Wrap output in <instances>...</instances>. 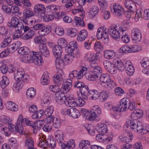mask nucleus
Returning <instances> with one entry per match:
<instances>
[{
	"label": "nucleus",
	"instance_id": "1",
	"mask_svg": "<svg viewBox=\"0 0 149 149\" xmlns=\"http://www.w3.org/2000/svg\"><path fill=\"white\" fill-rule=\"evenodd\" d=\"M34 14L38 17H43L45 12V6L41 4H36L34 7ZM34 15V13L30 9H26L24 11L23 19L22 20L28 21V19Z\"/></svg>",
	"mask_w": 149,
	"mask_h": 149
},
{
	"label": "nucleus",
	"instance_id": "2",
	"mask_svg": "<svg viewBox=\"0 0 149 149\" xmlns=\"http://www.w3.org/2000/svg\"><path fill=\"white\" fill-rule=\"evenodd\" d=\"M125 31V29L120 26L119 25H114L110 26L108 32L111 37L115 40H118L120 38L121 33Z\"/></svg>",
	"mask_w": 149,
	"mask_h": 149
},
{
	"label": "nucleus",
	"instance_id": "3",
	"mask_svg": "<svg viewBox=\"0 0 149 149\" xmlns=\"http://www.w3.org/2000/svg\"><path fill=\"white\" fill-rule=\"evenodd\" d=\"M133 138V134L130 132H129L126 136H120L118 138L120 140V141L125 143V144H124L121 147L122 149L123 148L128 149L132 148V145L129 143L132 141Z\"/></svg>",
	"mask_w": 149,
	"mask_h": 149
},
{
	"label": "nucleus",
	"instance_id": "4",
	"mask_svg": "<svg viewBox=\"0 0 149 149\" xmlns=\"http://www.w3.org/2000/svg\"><path fill=\"white\" fill-rule=\"evenodd\" d=\"M139 121L138 120H134L129 119H127L126 122L124 126V127L130 128L134 132L138 133L140 130L139 123Z\"/></svg>",
	"mask_w": 149,
	"mask_h": 149
},
{
	"label": "nucleus",
	"instance_id": "5",
	"mask_svg": "<svg viewBox=\"0 0 149 149\" xmlns=\"http://www.w3.org/2000/svg\"><path fill=\"white\" fill-rule=\"evenodd\" d=\"M101 83H106L108 87L112 89L116 86L115 83L111 80L109 75L107 73H104L101 75L100 79Z\"/></svg>",
	"mask_w": 149,
	"mask_h": 149
},
{
	"label": "nucleus",
	"instance_id": "6",
	"mask_svg": "<svg viewBox=\"0 0 149 149\" xmlns=\"http://www.w3.org/2000/svg\"><path fill=\"white\" fill-rule=\"evenodd\" d=\"M111 11L118 17H121L124 15V10L120 4L115 3L111 7Z\"/></svg>",
	"mask_w": 149,
	"mask_h": 149
},
{
	"label": "nucleus",
	"instance_id": "7",
	"mask_svg": "<svg viewBox=\"0 0 149 149\" xmlns=\"http://www.w3.org/2000/svg\"><path fill=\"white\" fill-rule=\"evenodd\" d=\"M26 75L24 70L22 68H18L14 71V78L16 80L17 83L19 84L23 79L25 77Z\"/></svg>",
	"mask_w": 149,
	"mask_h": 149
},
{
	"label": "nucleus",
	"instance_id": "8",
	"mask_svg": "<svg viewBox=\"0 0 149 149\" xmlns=\"http://www.w3.org/2000/svg\"><path fill=\"white\" fill-rule=\"evenodd\" d=\"M103 64L105 69L108 72L111 74H115L116 72V67L114 64L111 62L105 60L103 62Z\"/></svg>",
	"mask_w": 149,
	"mask_h": 149
},
{
	"label": "nucleus",
	"instance_id": "9",
	"mask_svg": "<svg viewBox=\"0 0 149 149\" xmlns=\"http://www.w3.org/2000/svg\"><path fill=\"white\" fill-rule=\"evenodd\" d=\"M83 114L85 117V118L90 120H95L97 117L98 114L91 110L90 111L85 109H82L81 110Z\"/></svg>",
	"mask_w": 149,
	"mask_h": 149
},
{
	"label": "nucleus",
	"instance_id": "10",
	"mask_svg": "<svg viewBox=\"0 0 149 149\" xmlns=\"http://www.w3.org/2000/svg\"><path fill=\"white\" fill-rule=\"evenodd\" d=\"M49 10V11H52L53 16L57 19L61 18L66 14L65 12L58 11V8L54 6H51Z\"/></svg>",
	"mask_w": 149,
	"mask_h": 149
},
{
	"label": "nucleus",
	"instance_id": "11",
	"mask_svg": "<svg viewBox=\"0 0 149 149\" xmlns=\"http://www.w3.org/2000/svg\"><path fill=\"white\" fill-rule=\"evenodd\" d=\"M132 41L133 42L138 44L140 42V30L137 28L134 29L131 34Z\"/></svg>",
	"mask_w": 149,
	"mask_h": 149
},
{
	"label": "nucleus",
	"instance_id": "12",
	"mask_svg": "<svg viewBox=\"0 0 149 149\" xmlns=\"http://www.w3.org/2000/svg\"><path fill=\"white\" fill-rule=\"evenodd\" d=\"M55 95V100L58 104H61L65 103L66 97L64 93L60 91Z\"/></svg>",
	"mask_w": 149,
	"mask_h": 149
},
{
	"label": "nucleus",
	"instance_id": "13",
	"mask_svg": "<svg viewBox=\"0 0 149 149\" xmlns=\"http://www.w3.org/2000/svg\"><path fill=\"white\" fill-rule=\"evenodd\" d=\"M77 43L75 41H73L70 42L68 46V49L67 51L68 54H75L74 53L77 52L75 50L76 49L77 50Z\"/></svg>",
	"mask_w": 149,
	"mask_h": 149
},
{
	"label": "nucleus",
	"instance_id": "14",
	"mask_svg": "<svg viewBox=\"0 0 149 149\" xmlns=\"http://www.w3.org/2000/svg\"><path fill=\"white\" fill-rule=\"evenodd\" d=\"M32 63H33L37 65H41L43 63V60L42 56L39 54V52H35Z\"/></svg>",
	"mask_w": 149,
	"mask_h": 149
},
{
	"label": "nucleus",
	"instance_id": "15",
	"mask_svg": "<svg viewBox=\"0 0 149 149\" xmlns=\"http://www.w3.org/2000/svg\"><path fill=\"white\" fill-rule=\"evenodd\" d=\"M34 52L31 51L29 53L25 54L22 58V61L25 63H32L33 60V56L35 54Z\"/></svg>",
	"mask_w": 149,
	"mask_h": 149
},
{
	"label": "nucleus",
	"instance_id": "16",
	"mask_svg": "<svg viewBox=\"0 0 149 149\" xmlns=\"http://www.w3.org/2000/svg\"><path fill=\"white\" fill-rule=\"evenodd\" d=\"M40 50L39 54L42 56L46 57H49V50L48 49L47 45H41L39 46Z\"/></svg>",
	"mask_w": 149,
	"mask_h": 149
},
{
	"label": "nucleus",
	"instance_id": "17",
	"mask_svg": "<svg viewBox=\"0 0 149 149\" xmlns=\"http://www.w3.org/2000/svg\"><path fill=\"white\" fill-rule=\"evenodd\" d=\"M9 127L12 132H19L20 134L23 133V128L21 126L19 123H16V125L13 124L9 123Z\"/></svg>",
	"mask_w": 149,
	"mask_h": 149
},
{
	"label": "nucleus",
	"instance_id": "18",
	"mask_svg": "<svg viewBox=\"0 0 149 149\" xmlns=\"http://www.w3.org/2000/svg\"><path fill=\"white\" fill-rule=\"evenodd\" d=\"M72 81L70 79H68L64 82L63 85L64 93H66L71 90L72 86Z\"/></svg>",
	"mask_w": 149,
	"mask_h": 149
},
{
	"label": "nucleus",
	"instance_id": "19",
	"mask_svg": "<svg viewBox=\"0 0 149 149\" xmlns=\"http://www.w3.org/2000/svg\"><path fill=\"white\" fill-rule=\"evenodd\" d=\"M129 102V99L128 98H124L122 99L118 104L119 107L123 111L126 110L127 109V105Z\"/></svg>",
	"mask_w": 149,
	"mask_h": 149
},
{
	"label": "nucleus",
	"instance_id": "20",
	"mask_svg": "<svg viewBox=\"0 0 149 149\" xmlns=\"http://www.w3.org/2000/svg\"><path fill=\"white\" fill-rule=\"evenodd\" d=\"M96 130L101 134L106 133L107 132V125L104 123H100L96 126Z\"/></svg>",
	"mask_w": 149,
	"mask_h": 149
},
{
	"label": "nucleus",
	"instance_id": "21",
	"mask_svg": "<svg viewBox=\"0 0 149 149\" xmlns=\"http://www.w3.org/2000/svg\"><path fill=\"white\" fill-rule=\"evenodd\" d=\"M68 111V115L73 118H77L80 115L79 111L76 108H70V110Z\"/></svg>",
	"mask_w": 149,
	"mask_h": 149
},
{
	"label": "nucleus",
	"instance_id": "22",
	"mask_svg": "<svg viewBox=\"0 0 149 149\" xmlns=\"http://www.w3.org/2000/svg\"><path fill=\"white\" fill-rule=\"evenodd\" d=\"M23 22H20L19 26L18 28L21 31H22L24 34L25 33H26L29 30L30 27L27 26L28 24V21L25 20H22Z\"/></svg>",
	"mask_w": 149,
	"mask_h": 149
},
{
	"label": "nucleus",
	"instance_id": "23",
	"mask_svg": "<svg viewBox=\"0 0 149 149\" xmlns=\"http://www.w3.org/2000/svg\"><path fill=\"white\" fill-rule=\"evenodd\" d=\"M100 94L99 92L96 90H89L88 96L90 98L95 100L99 98Z\"/></svg>",
	"mask_w": 149,
	"mask_h": 149
},
{
	"label": "nucleus",
	"instance_id": "24",
	"mask_svg": "<svg viewBox=\"0 0 149 149\" xmlns=\"http://www.w3.org/2000/svg\"><path fill=\"white\" fill-rule=\"evenodd\" d=\"M62 48L58 45H56L52 49L53 55L55 58L61 57L62 53Z\"/></svg>",
	"mask_w": 149,
	"mask_h": 149
},
{
	"label": "nucleus",
	"instance_id": "25",
	"mask_svg": "<svg viewBox=\"0 0 149 149\" xmlns=\"http://www.w3.org/2000/svg\"><path fill=\"white\" fill-rule=\"evenodd\" d=\"M20 22L17 18L13 17L11 18L10 22H8L7 25L8 26L10 27H17L18 28L19 26Z\"/></svg>",
	"mask_w": 149,
	"mask_h": 149
},
{
	"label": "nucleus",
	"instance_id": "26",
	"mask_svg": "<svg viewBox=\"0 0 149 149\" xmlns=\"http://www.w3.org/2000/svg\"><path fill=\"white\" fill-rule=\"evenodd\" d=\"M51 29L50 26H45L44 25L42 29L39 31V33L40 36L43 37L48 34L51 31Z\"/></svg>",
	"mask_w": 149,
	"mask_h": 149
},
{
	"label": "nucleus",
	"instance_id": "27",
	"mask_svg": "<svg viewBox=\"0 0 149 149\" xmlns=\"http://www.w3.org/2000/svg\"><path fill=\"white\" fill-rule=\"evenodd\" d=\"M88 36V33L86 30L83 29L81 30L78 35L77 40L78 41L81 42L84 40Z\"/></svg>",
	"mask_w": 149,
	"mask_h": 149
},
{
	"label": "nucleus",
	"instance_id": "28",
	"mask_svg": "<svg viewBox=\"0 0 149 149\" xmlns=\"http://www.w3.org/2000/svg\"><path fill=\"white\" fill-rule=\"evenodd\" d=\"M124 4L126 8L130 10L132 12H134V8H135V5L131 0H126L124 2Z\"/></svg>",
	"mask_w": 149,
	"mask_h": 149
},
{
	"label": "nucleus",
	"instance_id": "29",
	"mask_svg": "<svg viewBox=\"0 0 149 149\" xmlns=\"http://www.w3.org/2000/svg\"><path fill=\"white\" fill-rule=\"evenodd\" d=\"M99 76L93 71H91L88 72L86 74V78L88 80L92 81H95L97 80Z\"/></svg>",
	"mask_w": 149,
	"mask_h": 149
},
{
	"label": "nucleus",
	"instance_id": "30",
	"mask_svg": "<svg viewBox=\"0 0 149 149\" xmlns=\"http://www.w3.org/2000/svg\"><path fill=\"white\" fill-rule=\"evenodd\" d=\"M104 56L107 59H112L115 57L116 54L113 50H107L104 51Z\"/></svg>",
	"mask_w": 149,
	"mask_h": 149
},
{
	"label": "nucleus",
	"instance_id": "31",
	"mask_svg": "<svg viewBox=\"0 0 149 149\" xmlns=\"http://www.w3.org/2000/svg\"><path fill=\"white\" fill-rule=\"evenodd\" d=\"M55 65L57 69H58L62 73L61 68L64 66V62L62 58L61 57L56 58Z\"/></svg>",
	"mask_w": 149,
	"mask_h": 149
},
{
	"label": "nucleus",
	"instance_id": "32",
	"mask_svg": "<svg viewBox=\"0 0 149 149\" xmlns=\"http://www.w3.org/2000/svg\"><path fill=\"white\" fill-rule=\"evenodd\" d=\"M6 107L8 109L14 111H16L18 110L17 105L12 103L11 101H9L7 103Z\"/></svg>",
	"mask_w": 149,
	"mask_h": 149
},
{
	"label": "nucleus",
	"instance_id": "33",
	"mask_svg": "<svg viewBox=\"0 0 149 149\" xmlns=\"http://www.w3.org/2000/svg\"><path fill=\"white\" fill-rule=\"evenodd\" d=\"M36 94V91L33 88H30L26 91V95L28 98L31 99L35 96Z\"/></svg>",
	"mask_w": 149,
	"mask_h": 149
},
{
	"label": "nucleus",
	"instance_id": "34",
	"mask_svg": "<svg viewBox=\"0 0 149 149\" xmlns=\"http://www.w3.org/2000/svg\"><path fill=\"white\" fill-rule=\"evenodd\" d=\"M99 11V8L96 6H94L90 8L89 12V14L90 16L94 17L98 14Z\"/></svg>",
	"mask_w": 149,
	"mask_h": 149
},
{
	"label": "nucleus",
	"instance_id": "35",
	"mask_svg": "<svg viewBox=\"0 0 149 149\" xmlns=\"http://www.w3.org/2000/svg\"><path fill=\"white\" fill-rule=\"evenodd\" d=\"M113 63H114L117 68L120 71H122L124 70V66L123 63L121 61L119 60H114L113 61Z\"/></svg>",
	"mask_w": 149,
	"mask_h": 149
},
{
	"label": "nucleus",
	"instance_id": "36",
	"mask_svg": "<svg viewBox=\"0 0 149 149\" xmlns=\"http://www.w3.org/2000/svg\"><path fill=\"white\" fill-rule=\"evenodd\" d=\"M11 40L12 39L10 37L5 35V38L1 43V47L4 48L7 46L10 43Z\"/></svg>",
	"mask_w": 149,
	"mask_h": 149
},
{
	"label": "nucleus",
	"instance_id": "37",
	"mask_svg": "<svg viewBox=\"0 0 149 149\" xmlns=\"http://www.w3.org/2000/svg\"><path fill=\"white\" fill-rule=\"evenodd\" d=\"M22 43L20 41H17L15 42L14 44L10 46H9V48H10V51L12 53L15 51L17 49H19L21 46Z\"/></svg>",
	"mask_w": 149,
	"mask_h": 149
},
{
	"label": "nucleus",
	"instance_id": "38",
	"mask_svg": "<svg viewBox=\"0 0 149 149\" xmlns=\"http://www.w3.org/2000/svg\"><path fill=\"white\" fill-rule=\"evenodd\" d=\"M41 83L43 85H47L49 84V77L47 74L44 73L43 74L41 79Z\"/></svg>",
	"mask_w": 149,
	"mask_h": 149
},
{
	"label": "nucleus",
	"instance_id": "39",
	"mask_svg": "<svg viewBox=\"0 0 149 149\" xmlns=\"http://www.w3.org/2000/svg\"><path fill=\"white\" fill-rule=\"evenodd\" d=\"M26 76L25 77L23 78L22 79L21 81V83L20 84H14L13 86V88H15L16 89V90H18L21 89L24 85V82H27L28 78L26 77Z\"/></svg>",
	"mask_w": 149,
	"mask_h": 149
},
{
	"label": "nucleus",
	"instance_id": "40",
	"mask_svg": "<svg viewBox=\"0 0 149 149\" xmlns=\"http://www.w3.org/2000/svg\"><path fill=\"white\" fill-rule=\"evenodd\" d=\"M79 54L78 53H75V54H68V55H65L64 57V59L65 61L68 62H71L72 61V58L74 57L75 56L76 58L78 57Z\"/></svg>",
	"mask_w": 149,
	"mask_h": 149
},
{
	"label": "nucleus",
	"instance_id": "41",
	"mask_svg": "<svg viewBox=\"0 0 149 149\" xmlns=\"http://www.w3.org/2000/svg\"><path fill=\"white\" fill-rule=\"evenodd\" d=\"M90 143L89 141L82 140L79 142V147L81 149H82L84 147L87 148L90 146Z\"/></svg>",
	"mask_w": 149,
	"mask_h": 149
},
{
	"label": "nucleus",
	"instance_id": "42",
	"mask_svg": "<svg viewBox=\"0 0 149 149\" xmlns=\"http://www.w3.org/2000/svg\"><path fill=\"white\" fill-rule=\"evenodd\" d=\"M9 125V118L7 116H2L0 117V127L2 126Z\"/></svg>",
	"mask_w": 149,
	"mask_h": 149
},
{
	"label": "nucleus",
	"instance_id": "43",
	"mask_svg": "<svg viewBox=\"0 0 149 149\" xmlns=\"http://www.w3.org/2000/svg\"><path fill=\"white\" fill-rule=\"evenodd\" d=\"M9 83L8 79L5 76H3L0 82V86L3 89Z\"/></svg>",
	"mask_w": 149,
	"mask_h": 149
},
{
	"label": "nucleus",
	"instance_id": "44",
	"mask_svg": "<svg viewBox=\"0 0 149 149\" xmlns=\"http://www.w3.org/2000/svg\"><path fill=\"white\" fill-rule=\"evenodd\" d=\"M68 42L64 38H60L58 41V45L61 48H64L66 47L67 45Z\"/></svg>",
	"mask_w": 149,
	"mask_h": 149
},
{
	"label": "nucleus",
	"instance_id": "45",
	"mask_svg": "<svg viewBox=\"0 0 149 149\" xmlns=\"http://www.w3.org/2000/svg\"><path fill=\"white\" fill-rule=\"evenodd\" d=\"M88 70V68L86 67L83 66L81 67V70L78 72L80 79H81L84 75H85L86 77V74L88 72H87Z\"/></svg>",
	"mask_w": 149,
	"mask_h": 149
},
{
	"label": "nucleus",
	"instance_id": "46",
	"mask_svg": "<svg viewBox=\"0 0 149 149\" xmlns=\"http://www.w3.org/2000/svg\"><path fill=\"white\" fill-rule=\"evenodd\" d=\"M25 146L28 147V148L34 146V142L31 137L27 136L25 142Z\"/></svg>",
	"mask_w": 149,
	"mask_h": 149
},
{
	"label": "nucleus",
	"instance_id": "47",
	"mask_svg": "<svg viewBox=\"0 0 149 149\" xmlns=\"http://www.w3.org/2000/svg\"><path fill=\"white\" fill-rule=\"evenodd\" d=\"M63 80V77L61 73L58 72L57 74L54 75V76L53 81L56 83H58V84H60V81H62Z\"/></svg>",
	"mask_w": 149,
	"mask_h": 149
},
{
	"label": "nucleus",
	"instance_id": "48",
	"mask_svg": "<svg viewBox=\"0 0 149 149\" xmlns=\"http://www.w3.org/2000/svg\"><path fill=\"white\" fill-rule=\"evenodd\" d=\"M147 132H149V125L146 124L140 126V133L141 134H144Z\"/></svg>",
	"mask_w": 149,
	"mask_h": 149
},
{
	"label": "nucleus",
	"instance_id": "49",
	"mask_svg": "<svg viewBox=\"0 0 149 149\" xmlns=\"http://www.w3.org/2000/svg\"><path fill=\"white\" fill-rule=\"evenodd\" d=\"M94 49L97 52L100 53L103 50V47L100 42H96L95 43Z\"/></svg>",
	"mask_w": 149,
	"mask_h": 149
},
{
	"label": "nucleus",
	"instance_id": "50",
	"mask_svg": "<svg viewBox=\"0 0 149 149\" xmlns=\"http://www.w3.org/2000/svg\"><path fill=\"white\" fill-rule=\"evenodd\" d=\"M28 48L26 47H20L18 50V53L21 55H24L29 52Z\"/></svg>",
	"mask_w": 149,
	"mask_h": 149
},
{
	"label": "nucleus",
	"instance_id": "51",
	"mask_svg": "<svg viewBox=\"0 0 149 149\" xmlns=\"http://www.w3.org/2000/svg\"><path fill=\"white\" fill-rule=\"evenodd\" d=\"M60 84H57V85H51L49 86V90L54 93H56V94L59 93L60 90Z\"/></svg>",
	"mask_w": 149,
	"mask_h": 149
},
{
	"label": "nucleus",
	"instance_id": "52",
	"mask_svg": "<svg viewBox=\"0 0 149 149\" xmlns=\"http://www.w3.org/2000/svg\"><path fill=\"white\" fill-rule=\"evenodd\" d=\"M86 129L91 135H95V129L94 126L92 124H89L86 126Z\"/></svg>",
	"mask_w": 149,
	"mask_h": 149
},
{
	"label": "nucleus",
	"instance_id": "53",
	"mask_svg": "<svg viewBox=\"0 0 149 149\" xmlns=\"http://www.w3.org/2000/svg\"><path fill=\"white\" fill-rule=\"evenodd\" d=\"M126 30L125 29V32L122 33H121L120 36H121V39L122 41L126 43H128L130 41V37L128 36V35L126 34Z\"/></svg>",
	"mask_w": 149,
	"mask_h": 149
},
{
	"label": "nucleus",
	"instance_id": "54",
	"mask_svg": "<svg viewBox=\"0 0 149 149\" xmlns=\"http://www.w3.org/2000/svg\"><path fill=\"white\" fill-rule=\"evenodd\" d=\"M0 68L1 71L3 74H6L8 70V67L4 62H0Z\"/></svg>",
	"mask_w": 149,
	"mask_h": 149
},
{
	"label": "nucleus",
	"instance_id": "55",
	"mask_svg": "<svg viewBox=\"0 0 149 149\" xmlns=\"http://www.w3.org/2000/svg\"><path fill=\"white\" fill-rule=\"evenodd\" d=\"M79 91L82 95H87L88 96L89 91L88 87L87 85H84L79 89Z\"/></svg>",
	"mask_w": 149,
	"mask_h": 149
},
{
	"label": "nucleus",
	"instance_id": "56",
	"mask_svg": "<svg viewBox=\"0 0 149 149\" xmlns=\"http://www.w3.org/2000/svg\"><path fill=\"white\" fill-rule=\"evenodd\" d=\"M54 107L52 106H50L45 111L44 113L46 116H52V114L53 112Z\"/></svg>",
	"mask_w": 149,
	"mask_h": 149
},
{
	"label": "nucleus",
	"instance_id": "57",
	"mask_svg": "<svg viewBox=\"0 0 149 149\" xmlns=\"http://www.w3.org/2000/svg\"><path fill=\"white\" fill-rule=\"evenodd\" d=\"M53 126L56 129L59 128L61 125V121L60 119L54 118L53 122Z\"/></svg>",
	"mask_w": 149,
	"mask_h": 149
},
{
	"label": "nucleus",
	"instance_id": "58",
	"mask_svg": "<svg viewBox=\"0 0 149 149\" xmlns=\"http://www.w3.org/2000/svg\"><path fill=\"white\" fill-rule=\"evenodd\" d=\"M68 2L65 5L66 7L68 8H73L74 6H75L77 4H78L76 0H69Z\"/></svg>",
	"mask_w": 149,
	"mask_h": 149
},
{
	"label": "nucleus",
	"instance_id": "59",
	"mask_svg": "<svg viewBox=\"0 0 149 149\" xmlns=\"http://www.w3.org/2000/svg\"><path fill=\"white\" fill-rule=\"evenodd\" d=\"M99 58L98 55L94 53L92 54L87 58V61L89 62H91L97 60Z\"/></svg>",
	"mask_w": 149,
	"mask_h": 149
},
{
	"label": "nucleus",
	"instance_id": "60",
	"mask_svg": "<svg viewBox=\"0 0 149 149\" xmlns=\"http://www.w3.org/2000/svg\"><path fill=\"white\" fill-rule=\"evenodd\" d=\"M8 128L7 127L3 128L1 130V132L2 133L5 134L6 136H9L11 134V130L9 127V125H8Z\"/></svg>",
	"mask_w": 149,
	"mask_h": 149
},
{
	"label": "nucleus",
	"instance_id": "61",
	"mask_svg": "<svg viewBox=\"0 0 149 149\" xmlns=\"http://www.w3.org/2000/svg\"><path fill=\"white\" fill-rule=\"evenodd\" d=\"M108 96L105 92H103L100 94L99 99L101 102H103L107 100L108 98Z\"/></svg>",
	"mask_w": 149,
	"mask_h": 149
},
{
	"label": "nucleus",
	"instance_id": "62",
	"mask_svg": "<svg viewBox=\"0 0 149 149\" xmlns=\"http://www.w3.org/2000/svg\"><path fill=\"white\" fill-rule=\"evenodd\" d=\"M22 31H21L19 28L15 31L13 37V39H15L17 38H19L21 37L22 36L24 35Z\"/></svg>",
	"mask_w": 149,
	"mask_h": 149
},
{
	"label": "nucleus",
	"instance_id": "63",
	"mask_svg": "<svg viewBox=\"0 0 149 149\" xmlns=\"http://www.w3.org/2000/svg\"><path fill=\"white\" fill-rule=\"evenodd\" d=\"M47 143L49 147L54 148L56 146V141L52 138H49L47 139Z\"/></svg>",
	"mask_w": 149,
	"mask_h": 149
},
{
	"label": "nucleus",
	"instance_id": "64",
	"mask_svg": "<svg viewBox=\"0 0 149 149\" xmlns=\"http://www.w3.org/2000/svg\"><path fill=\"white\" fill-rule=\"evenodd\" d=\"M55 32L58 35L62 36L64 33L63 28L60 26H57L55 29Z\"/></svg>",
	"mask_w": 149,
	"mask_h": 149
}]
</instances>
